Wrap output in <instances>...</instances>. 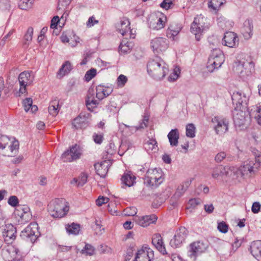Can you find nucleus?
<instances>
[{"mask_svg": "<svg viewBox=\"0 0 261 261\" xmlns=\"http://www.w3.org/2000/svg\"><path fill=\"white\" fill-rule=\"evenodd\" d=\"M157 142L154 139H150L145 144V148L147 150H152L157 147Z\"/></svg>", "mask_w": 261, "mask_h": 261, "instance_id": "50", "label": "nucleus"}, {"mask_svg": "<svg viewBox=\"0 0 261 261\" xmlns=\"http://www.w3.org/2000/svg\"><path fill=\"white\" fill-rule=\"evenodd\" d=\"M10 90L9 87H5L4 80L3 77H0V97L5 99L9 96Z\"/></svg>", "mask_w": 261, "mask_h": 261, "instance_id": "41", "label": "nucleus"}, {"mask_svg": "<svg viewBox=\"0 0 261 261\" xmlns=\"http://www.w3.org/2000/svg\"><path fill=\"white\" fill-rule=\"evenodd\" d=\"M251 254L258 261H261V241L253 242L250 247Z\"/></svg>", "mask_w": 261, "mask_h": 261, "instance_id": "27", "label": "nucleus"}, {"mask_svg": "<svg viewBox=\"0 0 261 261\" xmlns=\"http://www.w3.org/2000/svg\"><path fill=\"white\" fill-rule=\"evenodd\" d=\"M13 141L11 140L7 136L2 135L0 133V150L7 147V145Z\"/></svg>", "mask_w": 261, "mask_h": 261, "instance_id": "47", "label": "nucleus"}, {"mask_svg": "<svg viewBox=\"0 0 261 261\" xmlns=\"http://www.w3.org/2000/svg\"><path fill=\"white\" fill-rule=\"evenodd\" d=\"M251 115H254L258 124L261 125V106L251 110Z\"/></svg>", "mask_w": 261, "mask_h": 261, "instance_id": "46", "label": "nucleus"}, {"mask_svg": "<svg viewBox=\"0 0 261 261\" xmlns=\"http://www.w3.org/2000/svg\"><path fill=\"white\" fill-rule=\"evenodd\" d=\"M232 103L236 105V108L246 109V105L249 100V96L243 92H234L231 95Z\"/></svg>", "mask_w": 261, "mask_h": 261, "instance_id": "15", "label": "nucleus"}, {"mask_svg": "<svg viewBox=\"0 0 261 261\" xmlns=\"http://www.w3.org/2000/svg\"><path fill=\"white\" fill-rule=\"evenodd\" d=\"M8 204L13 207H15L18 205L19 200L17 196H11L8 200Z\"/></svg>", "mask_w": 261, "mask_h": 261, "instance_id": "58", "label": "nucleus"}, {"mask_svg": "<svg viewBox=\"0 0 261 261\" xmlns=\"http://www.w3.org/2000/svg\"><path fill=\"white\" fill-rule=\"evenodd\" d=\"M34 80V76L31 72L24 71L21 72L18 77L20 84L19 95L26 93V86L31 85Z\"/></svg>", "mask_w": 261, "mask_h": 261, "instance_id": "12", "label": "nucleus"}, {"mask_svg": "<svg viewBox=\"0 0 261 261\" xmlns=\"http://www.w3.org/2000/svg\"><path fill=\"white\" fill-rule=\"evenodd\" d=\"M173 5L172 0H164L163 2L160 4V6L165 9L166 10H168L170 8L171 6Z\"/></svg>", "mask_w": 261, "mask_h": 261, "instance_id": "61", "label": "nucleus"}, {"mask_svg": "<svg viewBox=\"0 0 261 261\" xmlns=\"http://www.w3.org/2000/svg\"><path fill=\"white\" fill-rule=\"evenodd\" d=\"M224 2L225 0H211L208 2V6L209 8H211L214 10H218Z\"/></svg>", "mask_w": 261, "mask_h": 261, "instance_id": "45", "label": "nucleus"}, {"mask_svg": "<svg viewBox=\"0 0 261 261\" xmlns=\"http://www.w3.org/2000/svg\"><path fill=\"white\" fill-rule=\"evenodd\" d=\"M217 20L218 25L222 29H224L227 27V21L225 17L220 16L217 18Z\"/></svg>", "mask_w": 261, "mask_h": 261, "instance_id": "60", "label": "nucleus"}, {"mask_svg": "<svg viewBox=\"0 0 261 261\" xmlns=\"http://www.w3.org/2000/svg\"><path fill=\"white\" fill-rule=\"evenodd\" d=\"M88 176L86 174L82 173L81 174L79 178H74L71 181V184H77L78 186H83L87 181Z\"/></svg>", "mask_w": 261, "mask_h": 261, "instance_id": "42", "label": "nucleus"}, {"mask_svg": "<svg viewBox=\"0 0 261 261\" xmlns=\"http://www.w3.org/2000/svg\"><path fill=\"white\" fill-rule=\"evenodd\" d=\"M72 125L76 129L85 128L87 126V119L79 115L73 120Z\"/></svg>", "mask_w": 261, "mask_h": 261, "instance_id": "35", "label": "nucleus"}, {"mask_svg": "<svg viewBox=\"0 0 261 261\" xmlns=\"http://www.w3.org/2000/svg\"><path fill=\"white\" fill-rule=\"evenodd\" d=\"M212 122L214 124V129L218 135H222L228 129V121L222 116H215L212 119Z\"/></svg>", "mask_w": 261, "mask_h": 261, "instance_id": "8", "label": "nucleus"}, {"mask_svg": "<svg viewBox=\"0 0 261 261\" xmlns=\"http://www.w3.org/2000/svg\"><path fill=\"white\" fill-rule=\"evenodd\" d=\"M166 17L163 14L159 15L151 16L148 20L149 28L152 30H159L163 29L165 25Z\"/></svg>", "mask_w": 261, "mask_h": 261, "instance_id": "17", "label": "nucleus"}, {"mask_svg": "<svg viewBox=\"0 0 261 261\" xmlns=\"http://www.w3.org/2000/svg\"><path fill=\"white\" fill-rule=\"evenodd\" d=\"M93 139L94 142L96 144H100L103 140V135L102 134L94 133L93 135Z\"/></svg>", "mask_w": 261, "mask_h": 261, "instance_id": "59", "label": "nucleus"}, {"mask_svg": "<svg viewBox=\"0 0 261 261\" xmlns=\"http://www.w3.org/2000/svg\"><path fill=\"white\" fill-rule=\"evenodd\" d=\"M71 69L72 66L70 63L69 61H66L60 69L58 72V74L63 76L66 73H68Z\"/></svg>", "mask_w": 261, "mask_h": 261, "instance_id": "44", "label": "nucleus"}, {"mask_svg": "<svg viewBox=\"0 0 261 261\" xmlns=\"http://www.w3.org/2000/svg\"><path fill=\"white\" fill-rule=\"evenodd\" d=\"M82 252L83 254L92 255L94 253V248L91 245L87 244L85 245L84 249L82 250Z\"/></svg>", "mask_w": 261, "mask_h": 261, "instance_id": "51", "label": "nucleus"}, {"mask_svg": "<svg viewBox=\"0 0 261 261\" xmlns=\"http://www.w3.org/2000/svg\"><path fill=\"white\" fill-rule=\"evenodd\" d=\"M195 127L192 123L188 124L186 126V136L188 137L194 138L195 136Z\"/></svg>", "mask_w": 261, "mask_h": 261, "instance_id": "48", "label": "nucleus"}, {"mask_svg": "<svg viewBox=\"0 0 261 261\" xmlns=\"http://www.w3.org/2000/svg\"><path fill=\"white\" fill-rule=\"evenodd\" d=\"M179 73V68H175V69H174L173 72H172L168 77V81L170 82L175 81L178 79Z\"/></svg>", "mask_w": 261, "mask_h": 261, "instance_id": "54", "label": "nucleus"}, {"mask_svg": "<svg viewBox=\"0 0 261 261\" xmlns=\"http://www.w3.org/2000/svg\"><path fill=\"white\" fill-rule=\"evenodd\" d=\"M33 34V29L32 27L28 28L26 34L24 36V40H25V43L27 44V42H30L32 39V36Z\"/></svg>", "mask_w": 261, "mask_h": 261, "instance_id": "57", "label": "nucleus"}, {"mask_svg": "<svg viewBox=\"0 0 261 261\" xmlns=\"http://www.w3.org/2000/svg\"><path fill=\"white\" fill-rule=\"evenodd\" d=\"M132 48L131 42L126 40H123L119 45V52L121 54H127L129 53Z\"/></svg>", "mask_w": 261, "mask_h": 261, "instance_id": "40", "label": "nucleus"}, {"mask_svg": "<svg viewBox=\"0 0 261 261\" xmlns=\"http://www.w3.org/2000/svg\"><path fill=\"white\" fill-rule=\"evenodd\" d=\"M207 248V245L201 242H194L191 244L190 250L188 252V256L191 259L195 261L196 256L204 252Z\"/></svg>", "mask_w": 261, "mask_h": 261, "instance_id": "14", "label": "nucleus"}, {"mask_svg": "<svg viewBox=\"0 0 261 261\" xmlns=\"http://www.w3.org/2000/svg\"><path fill=\"white\" fill-rule=\"evenodd\" d=\"M224 62V55L220 50H214L208 59L206 68L210 72L220 67Z\"/></svg>", "mask_w": 261, "mask_h": 261, "instance_id": "5", "label": "nucleus"}, {"mask_svg": "<svg viewBox=\"0 0 261 261\" xmlns=\"http://www.w3.org/2000/svg\"><path fill=\"white\" fill-rule=\"evenodd\" d=\"M32 99L26 98L23 101V106L25 112H30L34 113L38 111V107L36 105H33Z\"/></svg>", "mask_w": 261, "mask_h": 261, "instance_id": "34", "label": "nucleus"}, {"mask_svg": "<svg viewBox=\"0 0 261 261\" xmlns=\"http://www.w3.org/2000/svg\"><path fill=\"white\" fill-rule=\"evenodd\" d=\"M149 117L148 116H144L142 121L140 123L139 125L138 126H130L125 124H123L126 128H128L132 131V133L136 132L137 130L144 128L147 126V124L148 122Z\"/></svg>", "mask_w": 261, "mask_h": 261, "instance_id": "38", "label": "nucleus"}, {"mask_svg": "<svg viewBox=\"0 0 261 261\" xmlns=\"http://www.w3.org/2000/svg\"><path fill=\"white\" fill-rule=\"evenodd\" d=\"M191 184V180L185 181L180 186L178 187V190H181L182 192L186 191Z\"/></svg>", "mask_w": 261, "mask_h": 261, "instance_id": "64", "label": "nucleus"}, {"mask_svg": "<svg viewBox=\"0 0 261 261\" xmlns=\"http://www.w3.org/2000/svg\"><path fill=\"white\" fill-rule=\"evenodd\" d=\"M3 256L5 261H19L22 258V256L17 247L10 246L3 252Z\"/></svg>", "mask_w": 261, "mask_h": 261, "instance_id": "13", "label": "nucleus"}, {"mask_svg": "<svg viewBox=\"0 0 261 261\" xmlns=\"http://www.w3.org/2000/svg\"><path fill=\"white\" fill-rule=\"evenodd\" d=\"M253 65L251 62L239 61L233 66V70L242 77L249 75L251 73V69Z\"/></svg>", "mask_w": 261, "mask_h": 261, "instance_id": "11", "label": "nucleus"}, {"mask_svg": "<svg viewBox=\"0 0 261 261\" xmlns=\"http://www.w3.org/2000/svg\"><path fill=\"white\" fill-rule=\"evenodd\" d=\"M136 177L129 173H125L122 176V182L129 187L132 186L135 182Z\"/></svg>", "mask_w": 261, "mask_h": 261, "instance_id": "37", "label": "nucleus"}, {"mask_svg": "<svg viewBox=\"0 0 261 261\" xmlns=\"http://www.w3.org/2000/svg\"><path fill=\"white\" fill-rule=\"evenodd\" d=\"M17 215L22 220L28 221L30 218V208L27 205L18 206L17 210Z\"/></svg>", "mask_w": 261, "mask_h": 261, "instance_id": "32", "label": "nucleus"}, {"mask_svg": "<svg viewBox=\"0 0 261 261\" xmlns=\"http://www.w3.org/2000/svg\"><path fill=\"white\" fill-rule=\"evenodd\" d=\"M169 45V41L163 37H156L150 41V47L154 54H159L166 50Z\"/></svg>", "mask_w": 261, "mask_h": 261, "instance_id": "10", "label": "nucleus"}, {"mask_svg": "<svg viewBox=\"0 0 261 261\" xmlns=\"http://www.w3.org/2000/svg\"><path fill=\"white\" fill-rule=\"evenodd\" d=\"M222 43L229 47H235L239 43V38L236 33L226 32L223 38Z\"/></svg>", "mask_w": 261, "mask_h": 261, "instance_id": "22", "label": "nucleus"}, {"mask_svg": "<svg viewBox=\"0 0 261 261\" xmlns=\"http://www.w3.org/2000/svg\"><path fill=\"white\" fill-rule=\"evenodd\" d=\"M96 74V70L94 68H92L88 70L85 75V78L86 81H89L92 80Z\"/></svg>", "mask_w": 261, "mask_h": 261, "instance_id": "55", "label": "nucleus"}, {"mask_svg": "<svg viewBox=\"0 0 261 261\" xmlns=\"http://www.w3.org/2000/svg\"><path fill=\"white\" fill-rule=\"evenodd\" d=\"M130 24L129 21L127 19H124L121 20L120 23H118L117 25V31L123 36L130 35Z\"/></svg>", "mask_w": 261, "mask_h": 261, "instance_id": "30", "label": "nucleus"}, {"mask_svg": "<svg viewBox=\"0 0 261 261\" xmlns=\"http://www.w3.org/2000/svg\"><path fill=\"white\" fill-rule=\"evenodd\" d=\"M205 20V19L202 15H197L191 24V31L195 35L197 41L200 40L201 33L204 29Z\"/></svg>", "mask_w": 261, "mask_h": 261, "instance_id": "6", "label": "nucleus"}, {"mask_svg": "<svg viewBox=\"0 0 261 261\" xmlns=\"http://www.w3.org/2000/svg\"><path fill=\"white\" fill-rule=\"evenodd\" d=\"M218 230L223 233H225L228 231V225L224 221L218 222Z\"/></svg>", "mask_w": 261, "mask_h": 261, "instance_id": "53", "label": "nucleus"}, {"mask_svg": "<svg viewBox=\"0 0 261 261\" xmlns=\"http://www.w3.org/2000/svg\"><path fill=\"white\" fill-rule=\"evenodd\" d=\"M47 209L53 217L62 218L69 211V205L65 199L57 198L49 202Z\"/></svg>", "mask_w": 261, "mask_h": 261, "instance_id": "2", "label": "nucleus"}, {"mask_svg": "<svg viewBox=\"0 0 261 261\" xmlns=\"http://www.w3.org/2000/svg\"><path fill=\"white\" fill-rule=\"evenodd\" d=\"M226 156L225 152L221 151L216 154L215 158V161L217 163H220L226 158Z\"/></svg>", "mask_w": 261, "mask_h": 261, "instance_id": "63", "label": "nucleus"}, {"mask_svg": "<svg viewBox=\"0 0 261 261\" xmlns=\"http://www.w3.org/2000/svg\"><path fill=\"white\" fill-rule=\"evenodd\" d=\"M67 232L69 234H77L79 233L80 230V225L75 223H72L71 225H68L66 227Z\"/></svg>", "mask_w": 261, "mask_h": 261, "instance_id": "43", "label": "nucleus"}, {"mask_svg": "<svg viewBox=\"0 0 261 261\" xmlns=\"http://www.w3.org/2000/svg\"><path fill=\"white\" fill-rule=\"evenodd\" d=\"M257 165L252 160H247L238 168L232 167V171L236 174L237 177L251 176L257 171Z\"/></svg>", "mask_w": 261, "mask_h": 261, "instance_id": "3", "label": "nucleus"}, {"mask_svg": "<svg viewBox=\"0 0 261 261\" xmlns=\"http://www.w3.org/2000/svg\"><path fill=\"white\" fill-rule=\"evenodd\" d=\"M99 102L95 99L93 94H89L86 100V105L88 110L92 111L93 109L96 108Z\"/></svg>", "mask_w": 261, "mask_h": 261, "instance_id": "36", "label": "nucleus"}, {"mask_svg": "<svg viewBox=\"0 0 261 261\" xmlns=\"http://www.w3.org/2000/svg\"><path fill=\"white\" fill-rule=\"evenodd\" d=\"M171 146H177L178 143L179 133L177 129H172L168 135Z\"/></svg>", "mask_w": 261, "mask_h": 261, "instance_id": "33", "label": "nucleus"}, {"mask_svg": "<svg viewBox=\"0 0 261 261\" xmlns=\"http://www.w3.org/2000/svg\"><path fill=\"white\" fill-rule=\"evenodd\" d=\"M137 210L135 207H127L124 210V214L126 216H134L137 214Z\"/></svg>", "mask_w": 261, "mask_h": 261, "instance_id": "56", "label": "nucleus"}, {"mask_svg": "<svg viewBox=\"0 0 261 261\" xmlns=\"http://www.w3.org/2000/svg\"><path fill=\"white\" fill-rule=\"evenodd\" d=\"M60 109V106H59V102L58 100H54L50 102V105L48 107V112L49 113L55 116H56Z\"/></svg>", "mask_w": 261, "mask_h": 261, "instance_id": "39", "label": "nucleus"}, {"mask_svg": "<svg viewBox=\"0 0 261 261\" xmlns=\"http://www.w3.org/2000/svg\"><path fill=\"white\" fill-rule=\"evenodd\" d=\"M39 235L38 224L34 222L31 223L21 231L20 236L23 239H30L32 243H34Z\"/></svg>", "mask_w": 261, "mask_h": 261, "instance_id": "7", "label": "nucleus"}, {"mask_svg": "<svg viewBox=\"0 0 261 261\" xmlns=\"http://www.w3.org/2000/svg\"><path fill=\"white\" fill-rule=\"evenodd\" d=\"M134 220L136 224L142 227H146L151 224L154 223L157 220V217L154 215L143 216L139 217L136 216Z\"/></svg>", "mask_w": 261, "mask_h": 261, "instance_id": "19", "label": "nucleus"}, {"mask_svg": "<svg viewBox=\"0 0 261 261\" xmlns=\"http://www.w3.org/2000/svg\"><path fill=\"white\" fill-rule=\"evenodd\" d=\"M168 71L167 65L161 58L158 57L150 60L147 64L148 74L156 80L163 79Z\"/></svg>", "mask_w": 261, "mask_h": 261, "instance_id": "1", "label": "nucleus"}, {"mask_svg": "<svg viewBox=\"0 0 261 261\" xmlns=\"http://www.w3.org/2000/svg\"><path fill=\"white\" fill-rule=\"evenodd\" d=\"M81 154L82 151L80 147L75 144L65 151L62 154L61 158L64 162H71L79 159Z\"/></svg>", "mask_w": 261, "mask_h": 261, "instance_id": "9", "label": "nucleus"}, {"mask_svg": "<svg viewBox=\"0 0 261 261\" xmlns=\"http://www.w3.org/2000/svg\"><path fill=\"white\" fill-rule=\"evenodd\" d=\"M241 33L245 39H248L251 37L253 34V24L250 20L245 21L241 29Z\"/></svg>", "mask_w": 261, "mask_h": 261, "instance_id": "29", "label": "nucleus"}, {"mask_svg": "<svg viewBox=\"0 0 261 261\" xmlns=\"http://www.w3.org/2000/svg\"><path fill=\"white\" fill-rule=\"evenodd\" d=\"M181 29V27L178 24H170L167 30L166 36L169 38L174 39V37L178 34Z\"/></svg>", "mask_w": 261, "mask_h": 261, "instance_id": "31", "label": "nucleus"}, {"mask_svg": "<svg viewBox=\"0 0 261 261\" xmlns=\"http://www.w3.org/2000/svg\"><path fill=\"white\" fill-rule=\"evenodd\" d=\"M128 81L126 76L123 74H120L117 79V85L119 88L123 87Z\"/></svg>", "mask_w": 261, "mask_h": 261, "instance_id": "49", "label": "nucleus"}, {"mask_svg": "<svg viewBox=\"0 0 261 261\" xmlns=\"http://www.w3.org/2000/svg\"><path fill=\"white\" fill-rule=\"evenodd\" d=\"M232 171V167H228L219 165L213 169L212 176L214 179H218L224 175L228 176L229 171Z\"/></svg>", "mask_w": 261, "mask_h": 261, "instance_id": "24", "label": "nucleus"}, {"mask_svg": "<svg viewBox=\"0 0 261 261\" xmlns=\"http://www.w3.org/2000/svg\"><path fill=\"white\" fill-rule=\"evenodd\" d=\"M244 109L235 108L233 111V118L236 126L243 125L246 121V112Z\"/></svg>", "mask_w": 261, "mask_h": 261, "instance_id": "21", "label": "nucleus"}, {"mask_svg": "<svg viewBox=\"0 0 261 261\" xmlns=\"http://www.w3.org/2000/svg\"><path fill=\"white\" fill-rule=\"evenodd\" d=\"M18 148V141L14 140L9 144L7 147L0 150V154L4 156H13L17 153Z\"/></svg>", "mask_w": 261, "mask_h": 261, "instance_id": "20", "label": "nucleus"}, {"mask_svg": "<svg viewBox=\"0 0 261 261\" xmlns=\"http://www.w3.org/2000/svg\"><path fill=\"white\" fill-rule=\"evenodd\" d=\"M152 243L161 253L164 255L167 254L162 238L160 234H155L153 236Z\"/></svg>", "mask_w": 261, "mask_h": 261, "instance_id": "28", "label": "nucleus"}, {"mask_svg": "<svg viewBox=\"0 0 261 261\" xmlns=\"http://www.w3.org/2000/svg\"><path fill=\"white\" fill-rule=\"evenodd\" d=\"M153 257V251L150 248L145 247L138 251L134 261H151Z\"/></svg>", "mask_w": 261, "mask_h": 261, "instance_id": "23", "label": "nucleus"}, {"mask_svg": "<svg viewBox=\"0 0 261 261\" xmlns=\"http://www.w3.org/2000/svg\"><path fill=\"white\" fill-rule=\"evenodd\" d=\"M3 236L5 241L8 243H11L16 238V229L12 224H5L2 228Z\"/></svg>", "mask_w": 261, "mask_h": 261, "instance_id": "18", "label": "nucleus"}, {"mask_svg": "<svg viewBox=\"0 0 261 261\" xmlns=\"http://www.w3.org/2000/svg\"><path fill=\"white\" fill-rule=\"evenodd\" d=\"M33 0L21 1L19 3V7L22 10H27L32 7Z\"/></svg>", "mask_w": 261, "mask_h": 261, "instance_id": "52", "label": "nucleus"}, {"mask_svg": "<svg viewBox=\"0 0 261 261\" xmlns=\"http://www.w3.org/2000/svg\"><path fill=\"white\" fill-rule=\"evenodd\" d=\"M109 199L106 197L99 196L96 200V205L98 206H101L103 204L107 203L109 202Z\"/></svg>", "mask_w": 261, "mask_h": 261, "instance_id": "62", "label": "nucleus"}, {"mask_svg": "<svg viewBox=\"0 0 261 261\" xmlns=\"http://www.w3.org/2000/svg\"><path fill=\"white\" fill-rule=\"evenodd\" d=\"M96 96L99 100H102L105 97L110 95L113 92V88L111 87H105L98 85L96 88Z\"/></svg>", "mask_w": 261, "mask_h": 261, "instance_id": "26", "label": "nucleus"}, {"mask_svg": "<svg viewBox=\"0 0 261 261\" xmlns=\"http://www.w3.org/2000/svg\"><path fill=\"white\" fill-rule=\"evenodd\" d=\"M187 234L188 230L185 227H181L179 228L176 231L174 238L171 240L170 242V246L173 248L179 247L185 241Z\"/></svg>", "mask_w": 261, "mask_h": 261, "instance_id": "16", "label": "nucleus"}, {"mask_svg": "<svg viewBox=\"0 0 261 261\" xmlns=\"http://www.w3.org/2000/svg\"><path fill=\"white\" fill-rule=\"evenodd\" d=\"M110 166V162L108 161H103L101 163H98L94 165L96 173L101 177H105L107 174Z\"/></svg>", "mask_w": 261, "mask_h": 261, "instance_id": "25", "label": "nucleus"}, {"mask_svg": "<svg viewBox=\"0 0 261 261\" xmlns=\"http://www.w3.org/2000/svg\"><path fill=\"white\" fill-rule=\"evenodd\" d=\"M162 176L163 173L161 169H149L146 173L144 182L148 187H157L163 181Z\"/></svg>", "mask_w": 261, "mask_h": 261, "instance_id": "4", "label": "nucleus"}]
</instances>
